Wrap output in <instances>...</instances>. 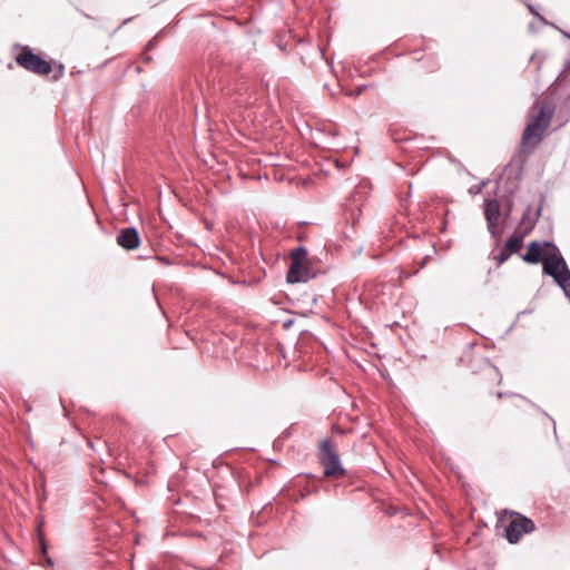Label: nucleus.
Masks as SVG:
<instances>
[{
  "mask_svg": "<svg viewBox=\"0 0 570 570\" xmlns=\"http://www.w3.org/2000/svg\"><path fill=\"white\" fill-rule=\"evenodd\" d=\"M527 249H558L551 242L548 240H532L528 245Z\"/></svg>",
  "mask_w": 570,
  "mask_h": 570,
  "instance_id": "nucleus-10",
  "label": "nucleus"
},
{
  "mask_svg": "<svg viewBox=\"0 0 570 570\" xmlns=\"http://www.w3.org/2000/svg\"><path fill=\"white\" fill-rule=\"evenodd\" d=\"M529 9H530V11H531L532 13H535V14H537V12L534 11V8H533L532 6H529Z\"/></svg>",
  "mask_w": 570,
  "mask_h": 570,
  "instance_id": "nucleus-16",
  "label": "nucleus"
},
{
  "mask_svg": "<svg viewBox=\"0 0 570 570\" xmlns=\"http://www.w3.org/2000/svg\"><path fill=\"white\" fill-rule=\"evenodd\" d=\"M42 550H43V552H46V546H45V543H42Z\"/></svg>",
  "mask_w": 570,
  "mask_h": 570,
  "instance_id": "nucleus-18",
  "label": "nucleus"
},
{
  "mask_svg": "<svg viewBox=\"0 0 570 570\" xmlns=\"http://www.w3.org/2000/svg\"><path fill=\"white\" fill-rule=\"evenodd\" d=\"M512 519L504 529V538L511 544L520 541L523 534L532 533L535 530L534 522L518 512H511Z\"/></svg>",
  "mask_w": 570,
  "mask_h": 570,
  "instance_id": "nucleus-6",
  "label": "nucleus"
},
{
  "mask_svg": "<svg viewBox=\"0 0 570 570\" xmlns=\"http://www.w3.org/2000/svg\"><path fill=\"white\" fill-rule=\"evenodd\" d=\"M531 207L524 212L523 217L513 234L507 239L503 249H521L524 237L533 229L534 219L529 218Z\"/></svg>",
  "mask_w": 570,
  "mask_h": 570,
  "instance_id": "nucleus-7",
  "label": "nucleus"
},
{
  "mask_svg": "<svg viewBox=\"0 0 570 570\" xmlns=\"http://www.w3.org/2000/svg\"><path fill=\"white\" fill-rule=\"evenodd\" d=\"M117 244L124 249H137L140 245L138 230L135 227L121 228L117 235Z\"/></svg>",
  "mask_w": 570,
  "mask_h": 570,
  "instance_id": "nucleus-9",
  "label": "nucleus"
},
{
  "mask_svg": "<svg viewBox=\"0 0 570 570\" xmlns=\"http://www.w3.org/2000/svg\"><path fill=\"white\" fill-rule=\"evenodd\" d=\"M484 216L488 223V229L495 238H500L502 229L500 225V204L497 199H487L484 202Z\"/></svg>",
  "mask_w": 570,
  "mask_h": 570,
  "instance_id": "nucleus-8",
  "label": "nucleus"
},
{
  "mask_svg": "<svg viewBox=\"0 0 570 570\" xmlns=\"http://www.w3.org/2000/svg\"><path fill=\"white\" fill-rule=\"evenodd\" d=\"M318 460L324 468V476H340L345 474V469L341 463L337 451L333 448L330 439H324L321 443Z\"/></svg>",
  "mask_w": 570,
  "mask_h": 570,
  "instance_id": "nucleus-5",
  "label": "nucleus"
},
{
  "mask_svg": "<svg viewBox=\"0 0 570 570\" xmlns=\"http://www.w3.org/2000/svg\"><path fill=\"white\" fill-rule=\"evenodd\" d=\"M14 60L18 66L38 76H47L52 71L51 62L36 55L28 46L20 47Z\"/></svg>",
  "mask_w": 570,
  "mask_h": 570,
  "instance_id": "nucleus-4",
  "label": "nucleus"
},
{
  "mask_svg": "<svg viewBox=\"0 0 570 570\" xmlns=\"http://www.w3.org/2000/svg\"><path fill=\"white\" fill-rule=\"evenodd\" d=\"M291 264L286 274L289 284L307 283L322 273V266L309 252H289Z\"/></svg>",
  "mask_w": 570,
  "mask_h": 570,
  "instance_id": "nucleus-3",
  "label": "nucleus"
},
{
  "mask_svg": "<svg viewBox=\"0 0 570 570\" xmlns=\"http://www.w3.org/2000/svg\"><path fill=\"white\" fill-rule=\"evenodd\" d=\"M156 258H157V259H159L160 262L166 263V264H168V263H169V261H168V259H166V258H164V257H156Z\"/></svg>",
  "mask_w": 570,
  "mask_h": 570,
  "instance_id": "nucleus-14",
  "label": "nucleus"
},
{
  "mask_svg": "<svg viewBox=\"0 0 570 570\" xmlns=\"http://www.w3.org/2000/svg\"><path fill=\"white\" fill-rule=\"evenodd\" d=\"M553 114L554 105L551 101H542L533 106L521 139L524 153H532L540 145L551 124Z\"/></svg>",
  "mask_w": 570,
  "mask_h": 570,
  "instance_id": "nucleus-1",
  "label": "nucleus"
},
{
  "mask_svg": "<svg viewBox=\"0 0 570 570\" xmlns=\"http://www.w3.org/2000/svg\"><path fill=\"white\" fill-rule=\"evenodd\" d=\"M227 257L232 258L229 254H234L235 252H228V250H225L223 252Z\"/></svg>",
  "mask_w": 570,
  "mask_h": 570,
  "instance_id": "nucleus-15",
  "label": "nucleus"
},
{
  "mask_svg": "<svg viewBox=\"0 0 570 570\" xmlns=\"http://www.w3.org/2000/svg\"><path fill=\"white\" fill-rule=\"evenodd\" d=\"M521 258L530 264L542 263L543 273L553 278L570 301V269L561 252H525Z\"/></svg>",
  "mask_w": 570,
  "mask_h": 570,
  "instance_id": "nucleus-2",
  "label": "nucleus"
},
{
  "mask_svg": "<svg viewBox=\"0 0 570 570\" xmlns=\"http://www.w3.org/2000/svg\"><path fill=\"white\" fill-rule=\"evenodd\" d=\"M295 249L302 250L305 249L303 246H297Z\"/></svg>",
  "mask_w": 570,
  "mask_h": 570,
  "instance_id": "nucleus-17",
  "label": "nucleus"
},
{
  "mask_svg": "<svg viewBox=\"0 0 570 570\" xmlns=\"http://www.w3.org/2000/svg\"><path fill=\"white\" fill-rule=\"evenodd\" d=\"M428 258H429V256H425V257L421 261V263H420V267L415 271V273H417L420 268H423V267H424L425 262H426V259H428Z\"/></svg>",
  "mask_w": 570,
  "mask_h": 570,
  "instance_id": "nucleus-12",
  "label": "nucleus"
},
{
  "mask_svg": "<svg viewBox=\"0 0 570 570\" xmlns=\"http://www.w3.org/2000/svg\"><path fill=\"white\" fill-rule=\"evenodd\" d=\"M62 73H63V66L60 65L59 66V75L56 77V79H58Z\"/></svg>",
  "mask_w": 570,
  "mask_h": 570,
  "instance_id": "nucleus-13",
  "label": "nucleus"
},
{
  "mask_svg": "<svg viewBox=\"0 0 570 570\" xmlns=\"http://www.w3.org/2000/svg\"><path fill=\"white\" fill-rule=\"evenodd\" d=\"M517 252H499L498 255L493 256V259L498 262L499 265L507 262L512 254H515Z\"/></svg>",
  "mask_w": 570,
  "mask_h": 570,
  "instance_id": "nucleus-11",
  "label": "nucleus"
}]
</instances>
